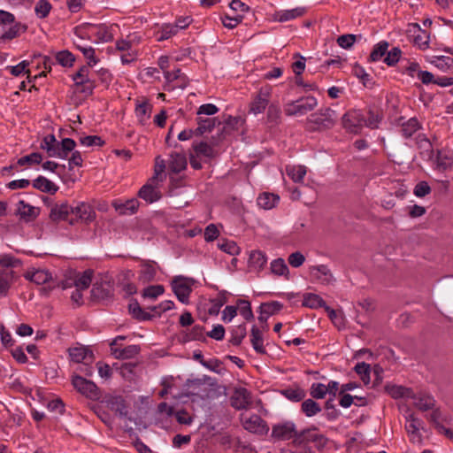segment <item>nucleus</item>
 Instances as JSON below:
<instances>
[{
  "mask_svg": "<svg viewBox=\"0 0 453 453\" xmlns=\"http://www.w3.org/2000/svg\"><path fill=\"white\" fill-rule=\"evenodd\" d=\"M72 215L69 220L70 225H75L77 222L88 225L96 219V213L93 206L83 201H76L72 204Z\"/></svg>",
  "mask_w": 453,
  "mask_h": 453,
  "instance_id": "1",
  "label": "nucleus"
},
{
  "mask_svg": "<svg viewBox=\"0 0 453 453\" xmlns=\"http://www.w3.org/2000/svg\"><path fill=\"white\" fill-rule=\"evenodd\" d=\"M317 104L318 101L314 96H307L288 103L284 111L288 116H303L312 111Z\"/></svg>",
  "mask_w": 453,
  "mask_h": 453,
  "instance_id": "2",
  "label": "nucleus"
},
{
  "mask_svg": "<svg viewBox=\"0 0 453 453\" xmlns=\"http://www.w3.org/2000/svg\"><path fill=\"white\" fill-rule=\"evenodd\" d=\"M194 280L183 276H176L172 280V288L178 300L182 303H189Z\"/></svg>",
  "mask_w": 453,
  "mask_h": 453,
  "instance_id": "3",
  "label": "nucleus"
},
{
  "mask_svg": "<svg viewBox=\"0 0 453 453\" xmlns=\"http://www.w3.org/2000/svg\"><path fill=\"white\" fill-rule=\"evenodd\" d=\"M90 66H81L73 75V81L76 86H81V92L86 95H91L96 87L93 74L89 69Z\"/></svg>",
  "mask_w": 453,
  "mask_h": 453,
  "instance_id": "4",
  "label": "nucleus"
},
{
  "mask_svg": "<svg viewBox=\"0 0 453 453\" xmlns=\"http://www.w3.org/2000/svg\"><path fill=\"white\" fill-rule=\"evenodd\" d=\"M342 126L349 133L358 134L365 127V115L359 110H351L342 116Z\"/></svg>",
  "mask_w": 453,
  "mask_h": 453,
  "instance_id": "5",
  "label": "nucleus"
},
{
  "mask_svg": "<svg viewBox=\"0 0 453 453\" xmlns=\"http://www.w3.org/2000/svg\"><path fill=\"white\" fill-rule=\"evenodd\" d=\"M335 111L330 108L320 109L308 117L309 123L317 128H330L335 121Z\"/></svg>",
  "mask_w": 453,
  "mask_h": 453,
  "instance_id": "6",
  "label": "nucleus"
},
{
  "mask_svg": "<svg viewBox=\"0 0 453 453\" xmlns=\"http://www.w3.org/2000/svg\"><path fill=\"white\" fill-rule=\"evenodd\" d=\"M72 384L79 393L88 398L97 399L99 397L98 388L91 380H86L80 375H73L72 378Z\"/></svg>",
  "mask_w": 453,
  "mask_h": 453,
  "instance_id": "7",
  "label": "nucleus"
},
{
  "mask_svg": "<svg viewBox=\"0 0 453 453\" xmlns=\"http://www.w3.org/2000/svg\"><path fill=\"white\" fill-rule=\"evenodd\" d=\"M241 421L244 429L250 433L265 434L269 430L266 423L257 414H242Z\"/></svg>",
  "mask_w": 453,
  "mask_h": 453,
  "instance_id": "8",
  "label": "nucleus"
},
{
  "mask_svg": "<svg viewBox=\"0 0 453 453\" xmlns=\"http://www.w3.org/2000/svg\"><path fill=\"white\" fill-rule=\"evenodd\" d=\"M124 336L116 337L111 343L112 355L118 359H129L134 357L140 351L137 345H128L124 348L119 346L118 342L124 340Z\"/></svg>",
  "mask_w": 453,
  "mask_h": 453,
  "instance_id": "9",
  "label": "nucleus"
},
{
  "mask_svg": "<svg viewBox=\"0 0 453 453\" xmlns=\"http://www.w3.org/2000/svg\"><path fill=\"white\" fill-rule=\"evenodd\" d=\"M271 92L270 87L260 88L250 104V112L254 115L262 113L268 106Z\"/></svg>",
  "mask_w": 453,
  "mask_h": 453,
  "instance_id": "10",
  "label": "nucleus"
},
{
  "mask_svg": "<svg viewBox=\"0 0 453 453\" xmlns=\"http://www.w3.org/2000/svg\"><path fill=\"white\" fill-rule=\"evenodd\" d=\"M405 429L410 436V440L414 443H421L422 436L420 430L424 429V423L414 414L406 416Z\"/></svg>",
  "mask_w": 453,
  "mask_h": 453,
  "instance_id": "11",
  "label": "nucleus"
},
{
  "mask_svg": "<svg viewBox=\"0 0 453 453\" xmlns=\"http://www.w3.org/2000/svg\"><path fill=\"white\" fill-rule=\"evenodd\" d=\"M231 406L236 410L248 409L251 404V394L244 388H235L231 398Z\"/></svg>",
  "mask_w": 453,
  "mask_h": 453,
  "instance_id": "12",
  "label": "nucleus"
},
{
  "mask_svg": "<svg viewBox=\"0 0 453 453\" xmlns=\"http://www.w3.org/2000/svg\"><path fill=\"white\" fill-rule=\"evenodd\" d=\"M70 215H72V204H69L67 202L57 203L50 208V218L53 221L69 222Z\"/></svg>",
  "mask_w": 453,
  "mask_h": 453,
  "instance_id": "13",
  "label": "nucleus"
},
{
  "mask_svg": "<svg viewBox=\"0 0 453 453\" xmlns=\"http://www.w3.org/2000/svg\"><path fill=\"white\" fill-rule=\"evenodd\" d=\"M297 432L296 430V426L291 421H286L278 425L273 426V436L281 439V440H295Z\"/></svg>",
  "mask_w": 453,
  "mask_h": 453,
  "instance_id": "14",
  "label": "nucleus"
},
{
  "mask_svg": "<svg viewBox=\"0 0 453 453\" xmlns=\"http://www.w3.org/2000/svg\"><path fill=\"white\" fill-rule=\"evenodd\" d=\"M434 169L440 172H445L453 166V152L450 150H437L434 158Z\"/></svg>",
  "mask_w": 453,
  "mask_h": 453,
  "instance_id": "15",
  "label": "nucleus"
},
{
  "mask_svg": "<svg viewBox=\"0 0 453 453\" xmlns=\"http://www.w3.org/2000/svg\"><path fill=\"white\" fill-rule=\"evenodd\" d=\"M305 9L303 7H296L289 10L275 11L272 14V19L276 22H287L293 20L303 15Z\"/></svg>",
  "mask_w": 453,
  "mask_h": 453,
  "instance_id": "16",
  "label": "nucleus"
},
{
  "mask_svg": "<svg viewBox=\"0 0 453 453\" xmlns=\"http://www.w3.org/2000/svg\"><path fill=\"white\" fill-rule=\"evenodd\" d=\"M267 264V257L261 250H252L250 253L248 267L251 272H261Z\"/></svg>",
  "mask_w": 453,
  "mask_h": 453,
  "instance_id": "17",
  "label": "nucleus"
},
{
  "mask_svg": "<svg viewBox=\"0 0 453 453\" xmlns=\"http://www.w3.org/2000/svg\"><path fill=\"white\" fill-rule=\"evenodd\" d=\"M139 201L136 198H131L125 202L115 200L112 202V206L121 215L134 214L139 208Z\"/></svg>",
  "mask_w": 453,
  "mask_h": 453,
  "instance_id": "18",
  "label": "nucleus"
},
{
  "mask_svg": "<svg viewBox=\"0 0 453 453\" xmlns=\"http://www.w3.org/2000/svg\"><path fill=\"white\" fill-rule=\"evenodd\" d=\"M106 406L112 411L118 413L120 417L127 416V408L125 400L119 395H109L105 398Z\"/></svg>",
  "mask_w": 453,
  "mask_h": 453,
  "instance_id": "19",
  "label": "nucleus"
},
{
  "mask_svg": "<svg viewBox=\"0 0 453 453\" xmlns=\"http://www.w3.org/2000/svg\"><path fill=\"white\" fill-rule=\"evenodd\" d=\"M25 278L37 285L45 284L52 280V274L46 269H33L27 272Z\"/></svg>",
  "mask_w": 453,
  "mask_h": 453,
  "instance_id": "20",
  "label": "nucleus"
},
{
  "mask_svg": "<svg viewBox=\"0 0 453 453\" xmlns=\"http://www.w3.org/2000/svg\"><path fill=\"white\" fill-rule=\"evenodd\" d=\"M69 356L73 362H93L94 357L91 351L85 347H74L69 349Z\"/></svg>",
  "mask_w": 453,
  "mask_h": 453,
  "instance_id": "21",
  "label": "nucleus"
},
{
  "mask_svg": "<svg viewBox=\"0 0 453 453\" xmlns=\"http://www.w3.org/2000/svg\"><path fill=\"white\" fill-rule=\"evenodd\" d=\"M76 142L71 138H65L58 142L56 152L53 153L54 157L66 159L71 152L74 150Z\"/></svg>",
  "mask_w": 453,
  "mask_h": 453,
  "instance_id": "22",
  "label": "nucleus"
},
{
  "mask_svg": "<svg viewBox=\"0 0 453 453\" xmlns=\"http://www.w3.org/2000/svg\"><path fill=\"white\" fill-rule=\"evenodd\" d=\"M138 196L140 198L150 203L158 201L161 197L160 192L150 183L143 185L140 188Z\"/></svg>",
  "mask_w": 453,
  "mask_h": 453,
  "instance_id": "23",
  "label": "nucleus"
},
{
  "mask_svg": "<svg viewBox=\"0 0 453 453\" xmlns=\"http://www.w3.org/2000/svg\"><path fill=\"white\" fill-rule=\"evenodd\" d=\"M311 273L324 284H330L334 281L333 274L325 265H313L310 268Z\"/></svg>",
  "mask_w": 453,
  "mask_h": 453,
  "instance_id": "24",
  "label": "nucleus"
},
{
  "mask_svg": "<svg viewBox=\"0 0 453 453\" xmlns=\"http://www.w3.org/2000/svg\"><path fill=\"white\" fill-rule=\"evenodd\" d=\"M11 27L3 32L0 36V44L19 36L27 29V27L19 22L10 24Z\"/></svg>",
  "mask_w": 453,
  "mask_h": 453,
  "instance_id": "25",
  "label": "nucleus"
},
{
  "mask_svg": "<svg viewBox=\"0 0 453 453\" xmlns=\"http://www.w3.org/2000/svg\"><path fill=\"white\" fill-rule=\"evenodd\" d=\"M321 438V435L316 429H306L301 433H297L293 443L308 445L310 442H316Z\"/></svg>",
  "mask_w": 453,
  "mask_h": 453,
  "instance_id": "26",
  "label": "nucleus"
},
{
  "mask_svg": "<svg viewBox=\"0 0 453 453\" xmlns=\"http://www.w3.org/2000/svg\"><path fill=\"white\" fill-rule=\"evenodd\" d=\"M15 278V273L12 270L0 271V298L5 296Z\"/></svg>",
  "mask_w": 453,
  "mask_h": 453,
  "instance_id": "27",
  "label": "nucleus"
},
{
  "mask_svg": "<svg viewBox=\"0 0 453 453\" xmlns=\"http://www.w3.org/2000/svg\"><path fill=\"white\" fill-rule=\"evenodd\" d=\"M17 213L20 216L21 219L26 220H32L38 215V208L25 203L23 200H20L17 203Z\"/></svg>",
  "mask_w": 453,
  "mask_h": 453,
  "instance_id": "28",
  "label": "nucleus"
},
{
  "mask_svg": "<svg viewBox=\"0 0 453 453\" xmlns=\"http://www.w3.org/2000/svg\"><path fill=\"white\" fill-rule=\"evenodd\" d=\"M434 399L426 394H418L413 396V404L422 411H428L434 406Z\"/></svg>",
  "mask_w": 453,
  "mask_h": 453,
  "instance_id": "29",
  "label": "nucleus"
},
{
  "mask_svg": "<svg viewBox=\"0 0 453 453\" xmlns=\"http://www.w3.org/2000/svg\"><path fill=\"white\" fill-rule=\"evenodd\" d=\"M250 342L253 349L257 353L265 354V349L264 346L263 334L261 330L257 326H253L250 331Z\"/></svg>",
  "mask_w": 453,
  "mask_h": 453,
  "instance_id": "30",
  "label": "nucleus"
},
{
  "mask_svg": "<svg viewBox=\"0 0 453 453\" xmlns=\"http://www.w3.org/2000/svg\"><path fill=\"white\" fill-rule=\"evenodd\" d=\"M186 166L187 159L184 154L175 152L170 155L168 167L171 169V171L178 173L184 170Z\"/></svg>",
  "mask_w": 453,
  "mask_h": 453,
  "instance_id": "31",
  "label": "nucleus"
},
{
  "mask_svg": "<svg viewBox=\"0 0 453 453\" xmlns=\"http://www.w3.org/2000/svg\"><path fill=\"white\" fill-rule=\"evenodd\" d=\"M279 201V196L272 193H263L257 197V203L260 208L270 210L275 207Z\"/></svg>",
  "mask_w": 453,
  "mask_h": 453,
  "instance_id": "32",
  "label": "nucleus"
},
{
  "mask_svg": "<svg viewBox=\"0 0 453 453\" xmlns=\"http://www.w3.org/2000/svg\"><path fill=\"white\" fill-rule=\"evenodd\" d=\"M33 186L42 192H48L50 194L56 193L58 189V187L54 182L43 176L37 177L33 181Z\"/></svg>",
  "mask_w": 453,
  "mask_h": 453,
  "instance_id": "33",
  "label": "nucleus"
},
{
  "mask_svg": "<svg viewBox=\"0 0 453 453\" xmlns=\"http://www.w3.org/2000/svg\"><path fill=\"white\" fill-rule=\"evenodd\" d=\"M389 47V43L383 40L380 41L373 46V49L370 54L369 61L370 62H377L382 59L383 57L386 56Z\"/></svg>",
  "mask_w": 453,
  "mask_h": 453,
  "instance_id": "34",
  "label": "nucleus"
},
{
  "mask_svg": "<svg viewBox=\"0 0 453 453\" xmlns=\"http://www.w3.org/2000/svg\"><path fill=\"white\" fill-rule=\"evenodd\" d=\"M177 34L176 27L173 23H165L157 30L155 36L157 41H164Z\"/></svg>",
  "mask_w": 453,
  "mask_h": 453,
  "instance_id": "35",
  "label": "nucleus"
},
{
  "mask_svg": "<svg viewBox=\"0 0 453 453\" xmlns=\"http://www.w3.org/2000/svg\"><path fill=\"white\" fill-rule=\"evenodd\" d=\"M151 105L147 101L137 102L135 115L142 124H145L150 117Z\"/></svg>",
  "mask_w": 453,
  "mask_h": 453,
  "instance_id": "36",
  "label": "nucleus"
},
{
  "mask_svg": "<svg viewBox=\"0 0 453 453\" xmlns=\"http://www.w3.org/2000/svg\"><path fill=\"white\" fill-rule=\"evenodd\" d=\"M303 305L311 309L325 308L326 302L317 294L308 293L303 296Z\"/></svg>",
  "mask_w": 453,
  "mask_h": 453,
  "instance_id": "37",
  "label": "nucleus"
},
{
  "mask_svg": "<svg viewBox=\"0 0 453 453\" xmlns=\"http://www.w3.org/2000/svg\"><path fill=\"white\" fill-rule=\"evenodd\" d=\"M271 273L276 276H284L287 279L288 278L289 270L282 258H276L273 260L270 264Z\"/></svg>",
  "mask_w": 453,
  "mask_h": 453,
  "instance_id": "38",
  "label": "nucleus"
},
{
  "mask_svg": "<svg viewBox=\"0 0 453 453\" xmlns=\"http://www.w3.org/2000/svg\"><path fill=\"white\" fill-rule=\"evenodd\" d=\"M306 167L303 165H288L286 166V173L295 182L303 181L306 174Z\"/></svg>",
  "mask_w": 453,
  "mask_h": 453,
  "instance_id": "39",
  "label": "nucleus"
},
{
  "mask_svg": "<svg viewBox=\"0 0 453 453\" xmlns=\"http://www.w3.org/2000/svg\"><path fill=\"white\" fill-rule=\"evenodd\" d=\"M92 295L96 299L106 300L112 296V290L109 284H95L92 288Z\"/></svg>",
  "mask_w": 453,
  "mask_h": 453,
  "instance_id": "40",
  "label": "nucleus"
},
{
  "mask_svg": "<svg viewBox=\"0 0 453 453\" xmlns=\"http://www.w3.org/2000/svg\"><path fill=\"white\" fill-rule=\"evenodd\" d=\"M215 127V120L211 118H197V127L194 131L195 134L202 135L204 133L211 132Z\"/></svg>",
  "mask_w": 453,
  "mask_h": 453,
  "instance_id": "41",
  "label": "nucleus"
},
{
  "mask_svg": "<svg viewBox=\"0 0 453 453\" xmlns=\"http://www.w3.org/2000/svg\"><path fill=\"white\" fill-rule=\"evenodd\" d=\"M157 273L156 264L145 263L142 265L139 278L143 282H149L154 280Z\"/></svg>",
  "mask_w": 453,
  "mask_h": 453,
  "instance_id": "42",
  "label": "nucleus"
},
{
  "mask_svg": "<svg viewBox=\"0 0 453 453\" xmlns=\"http://www.w3.org/2000/svg\"><path fill=\"white\" fill-rule=\"evenodd\" d=\"M247 329L246 325L242 324L236 326H234L231 330V339L230 342L233 345L238 346L242 343V340L246 337Z\"/></svg>",
  "mask_w": 453,
  "mask_h": 453,
  "instance_id": "43",
  "label": "nucleus"
},
{
  "mask_svg": "<svg viewBox=\"0 0 453 453\" xmlns=\"http://www.w3.org/2000/svg\"><path fill=\"white\" fill-rule=\"evenodd\" d=\"M58 142L54 134H48L43 137L41 142V148L46 150L49 157H54L53 153L56 152Z\"/></svg>",
  "mask_w": 453,
  "mask_h": 453,
  "instance_id": "44",
  "label": "nucleus"
},
{
  "mask_svg": "<svg viewBox=\"0 0 453 453\" xmlns=\"http://www.w3.org/2000/svg\"><path fill=\"white\" fill-rule=\"evenodd\" d=\"M302 411L307 417H313L321 411V407L312 399H306L302 403Z\"/></svg>",
  "mask_w": 453,
  "mask_h": 453,
  "instance_id": "45",
  "label": "nucleus"
},
{
  "mask_svg": "<svg viewBox=\"0 0 453 453\" xmlns=\"http://www.w3.org/2000/svg\"><path fill=\"white\" fill-rule=\"evenodd\" d=\"M432 64L438 69L447 72L453 69V58L449 56H436Z\"/></svg>",
  "mask_w": 453,
  "mask_h": 453,
  "instance_id": "46",
  "label": "nucleus"
},
{
  "mask_svg": "<svg viewBox=\"0 0 453 453\" xmlns=\"http://www.w3.org/2000/svg\"><path fill=\"white\" fill-rule=\"evenodd\" d=\"M420 128L419 122L415 118H411L402 126V134L404 137H411Z\"/></svg>",
  "mask_w": 453,
  "mask_h": 453,
  "instance_id": "47",
  "label": "nucleus"
},
{
  "mask_svg": "<svg viewBox=\"0 0 453 453\" xmlns=\"http://www.w3.org/2000/svg\"><path fill=\"white\" fill-rule=\"evenodd\" d=\"M91 280L92 273L90 271H85L76 276L73 285L78 289L85 290L90 286Z\"/></svg>",
  "mask_w": 453,
  "mask_h": 453,
  "instance_id": "48",
  "label": "nucleus"
},
{
  "mask_svg": "<svg viewBox=\"0 0 453 453\" xmlns=\"http://www.w3.org/2000/svg\"><path fill=\"white\" fill-rule=\"evenodd\" d=\"M237 311L246 320L250 321L254 319V314L251 310L250 303L245 299H238L236 302Z\"/></svg>",
  "mask_w": 453,
  "mask_h": 453,
  "instance_id": "49",
  "label": "nucleus"
},
{
  "mask_svg": "<svg viewBox=\"0 0 453 453\" xmlns=\"http://www.w3.org/2000/svg\"><path fill=\"white\" fill-rule=\"evenodd\" d=\"M218 247L220 250L231 255L237 256L241 249L235 242L230 240H223L218 243Z\"/></svg>",
  "mask_w": 453,
  "mask_h": 453,
  "instance_id": "50",
  "label": "nucleus"
},
{
  "mask_svg": "<svg viewBox=\"0 0 453 453\" xmlns=\"http://www.w3.org/2000/svg\"><path fill=\"white\" fill-rule=\"evenodd\" d=\"M387 392L393 397V398H401V397H409L411 395L410 389L397 385H388L386 387Z\"/></svg>",
  "mask_w": 453,
  "mask_h": 453,
  "instance_id": "51",
  "label": "nucleus"
},
{
  "mask_svg": "<svg viewBox=\"0 0 453 453\" xmlns=\"http://www.w3.org/2000/svg\"><path fill=\"white\" fill-rule=\"evenodd\" d=\"M51 10V4L48 0H39L35 6V12L39 19L46 18Z\"/></svg>",
  "mask_w": 453,
  "mask_h": 453,
  "instance_id": "52",
  "label": "nucleus"
},
{
  "mask_svg": "<svg viewBox=\"0 0 453 453\" xmlns=\"http://www.w3.org/2000/svg\"><path fill=\"white\" fill-rule=\"evenodd\" d=\"M356 372L360 376V379L365 384H368L371 380L370 373H371V366L370 365L362 362L358 363L355 366Z\"/></svg>",
  "mask_w": 453,
  "mask_h": 453,
  "instance_id": "53",
  "label": "nucleus"
},
{
  "mask_svg": "<svg viewBox=\"0 0 453 453\" xmlns=\"http://www.w3.org/2000/svg\"><path fill=\"white\" fill-rule=\"evenodd\" d=\"M328 393V389L323 383H312L310 388V395L315 399H323Z\"/></svg>",
  "mask_w": 453,
  "mask_h": 453,
  "instance_id": "54",
  "label": "nucleus"
},
{
  "mask_svg": "<svg viewBox=\"0 0 453 453\" xmlns=\"http://www.w3.org/2000/svg\"><path fill=\"white\" fill-rule=\"evenodd\" d=\"M401 50L398 47H394L390 50H388L385 58H383V62L387 64L388 66H394L396 65L401 57Z\"/></svg>",
  "mask_w": 453,
  "mask_h": 453,
  "instance_id": "55",
  "label": "nucleus"
},
{
  "mask_svg": "<svg viewBox=\"0 0 453 453\" xmlns=\"http://www.w3.org/2000/svg\"><path fill=\"white\" fill-rule=\"evenodd\" d=\"M281 394L292 402H299L305 397V393L301 388H287L282 390Z\"/></svg>",
  "mask_w": 453,
  "mask_h": 453,
  "instance_id": "56",
  "label": "nucleus"
},
{
  "mask_svg": "<svg viewBox=\"0 0 453 453\" xmlns=\"http://www.w3.org/2000/svg\"><path fill=\"white\" fill-rule=\"evenodd\" d=\"M57 62L65 67H70L73 65L75 58L74 56L68 50H63L56 55Z\"/></svg>",
  "mask_w": 453,
  "mask_h": 453,
  "instance_id": "57",
  "label": "nucleus"
},
{
  "mask_svg": "<svg viewBox=\"0 0 453 453\" xmlns=\"http://www.w3.org/2000/svg\"><path fill=\"white\" fill-rule=\"evenodd\" d=\"M77 48L80 51L82 52L83 56L88 60V66H94L97 63V58L95 55V50L91 46H81L77 45Z\"/></svg>",
  "mask_w": 453,
  "mask_h": 453,
  "instance_id": "58",
  "label": "nucleus"
},
{
  "mask_svg": "<svg viewBox=\"0 0 453 453\" xmlns=\"http://www.w3.org/2000/svg\"><path fill=\"white\" fill-rule=\"evenodd\" d=\"M20 264L19 260L11 254H0V266L7 270L14 268Z\"/></svg>",
  "mask_w": 453,
  "mask_h": 453,
  "instance_id": "59",
  "label": "nucleus"
},
{
  "mask_svg": "<svg viewBox=\"0 0 453 453\" xmlns=\"http://www.w3.org/2000/svg\"><path fill=\"white\" fill-rule=\"evenodd\" d=\"M357 37L361 38V35L352 34L342 35L338 37L337 43L341 48L349 50L353 46Z\"/></svg>",
  "mask_w": 453,
  "mask_h": 453,
  "instance_id": "60",
  "label": "nucleus"
},
{
  "mask_svg": "<svg viewBox=\"0 0 453 453\" xmlns=\"http://www.w3.org/2000/svg\"><path fill=\"white\" fill-rule=\"evenodd\" d=\"M262 312L265 313L266 315L272 316L278 311H280L283 304L278 301H273L270 303H264L260 305Z\"/></svg>",
  "mask_w": 453,
  "mask_h": 453,
  "instance_id": "61",
  "label": "nucleus"
},
{
  "mask_svg": "<svg viewBox=\"0 0 453 453\" xmlns=\"http://www.w3.org/2000/svg\"><path fill=\"white\" fill-rule=\"evenodd\" d=\"M42 160V156L40 153L34 152L19 158L17 161V165L19 166H23L25 165L40 164Z\"/></svg>",
  "mask_w": 453,
  "mask_h": 453,
  "instance_id": "62",
  "label": "nucleus"
},
{
  "mask_svg": "<svg viewBox=\"0 0 453 453\" xmlns=\"http://www.w3.org/2000/svg\"><path fill=\"white\" fill-rule=\"evenodd\" d=\"M164 293V287L162 285L149 286L143 290V297L150 299H156Z\"/></svg>",
  "mask_w": 453,
  "mask_h": 453,
  "instance_id": "63",
  "label": "nucleus"
},
{
  "mask_svg": "<svg viewBox=\"0 0 453 453\" xmlns=\"http://www.w3.org/2000/svg\"><path fill=\"white\" fill-rule=\"evenodd\" d=\"M80 143L86 147L102 146L104 141L97 135H88L80 138Z\"/></svg>",
  "mask_w": 453,
  "mask_h": 453,
  "instance_id": "64",
  "label": "nucleus"
}]
</instances>
